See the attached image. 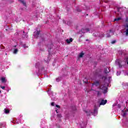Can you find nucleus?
Masks as SVG:
<instances>
[{
    "instance_id": "obj_1",
    "label": "nucleus",
    "mask_w": 128,
    "mask_h": 128,
    "mask_svg": "<svg viewBox=\"0 0 128 128\" xmlns=\"http://www.w3.org/2000/svg\"><path fill=\"white\" fill-rule=\"evenodd\" d=\"M85 112H86L87 116H90V114L96 116L98 114V108L96 106H94V110H86Z\"/></svg>"
},
{
    "instance_id": "obj_2",
    "label": "nucleus",
    "mask_w": 128,
    "mask_h": 128,
    "mask_svg": "<svg viewBox=\"0 0 128 128\" xmlns=\"http://www.w3.org/2000/svg\"><path fill=\"white\" fill-rule=\"evenodd\" d=\"M108 83H106L102 86H100L99 88L100 90H104V94H106V92H108Z\"/></svg>"
},
{
    "instance_id": "obj_3",
    "label": "nucleus",
    "mask_w": 128,
    "mask_h": 128,
    "mask_svg": "<svg viewBox=\"0 0 128 128\" xmlns=\"http://www.w3.org/2000/svg\"><path fill=\"white\" fill-rule=\"evenodd\" d=\"M98 102H100V106H104V104L108 102V100H104L103 99H100Z\"/></svg>"
},
{
    "instance_id": "obj_4",
    "label": "nucleus",
    "mask_w": 128,
    "mask_h": 128,
    "mask_svg": "<svg viewBox=\"0 0 128 128\" xmlns=\"http://www.w3.org/2000/svg\"><path fill=\"white\" fill-rule=\"evenodd\" d=\"M102 80H104V82H106V80H108V82H110V80H112V76H104L102 78Z\"/></svg>"
},
{
    "instance_id": "obj_5",
    "label": "nucleus",
    "mask_w": 128,
    "mask_h": 128,
    "mask_svg": "<svg viewBox=\"0 0 128 128\" xmlns=\"http://www.w3.org/2000/svg\"><path fill=\"white\" fill-rule=\"evenodd\" d=\"M90 28H82L81 30V32L84 34V32H92Z\"/></svg>"
},
{
    "instance_id": "obj_6",
    "label": "nucleus",
    "mask_w": 128,
    "mask_h": 128,
    "mask_svg": "<svg viewBox=\"0 0 128 128\" xmlns=\"http://www.w3.org/2000/svg\"><path fill=\"white\" fill-rule=\"evenodd\" d=\"M86 124H88V122H82L79 124V126L81 128H84L86 126Z\"/></svg>"
},
{
    "instance_id": "obj_7",
    "label": "nucleus",
    "mask_w": 128,
    "mask_h": 128,
    "mask_svg": "<svg viewBox=\"0 0 128 128\" xmlns=\"http://www.w3.org/2000/svg\"><path fill=\"white\" fill-rule=\"evenodd\" d=\"M114 32L112 30H110L109 32L106 34L107 38L110 37L111 36H112Z\"/></svg>"
},
{
    "instance_id": "obj_8",
    "label": "nucleus",
    "mask_w": 128,
    "mask_h": 128,
    "mask_svg": "<svg viewBox=\"0 0 128 128\" xmlns=\"http://www.w3.org/2000/svg\"><path fill=\"white\" fill-rule=\"evenodd\" d=\"M0 80L2 81V82L3 84H6V82H8V80H6V78L4 77H2L0 78Z\"/></svg>"
},
{
    "instance_id": "obj_9",
    "label": "nucleus",
    "mask_w": 128,
    "mask_h": 128,
    "mask_svg": "<svg viewBox=\"0 0 128 128\" xmlns=\"http://www.w3.org/2000/svg\"><path fill=\"white\" fill-rule=\"evenodd\" d=\"M100 86V82L96 81L92 84V86Z\"/></svg>"
},
{
    "instance_id": "obj_10",
    "label": "nucleus",
    "mask_w": 128,
    "mask_h": 128,
    "mask_svg": "<svg viewBox=\"0 0 128 128\" xmlns=\"http://www.w3.org/2000/svg\"><path fill=\"white\" fill-rule=\"evenodd\" d=\"M122 32L125 34L126 36H128V28L126 29V30H122Z\"/></svg>"
},
{
    "instance_id": "obj_11",
    "label": "nucleus",
    "mask_w": 128,
    "mask_h": 128,
    "mask_svg": "<svg viewBox=\"0 0 128 128\" xmlns=\"http://www.w3.org/2000/svg\"><path fill=\"white\" fill-rule=\"evenodd\" d=\"M72 38H70V39H66V42L67 44H70V42H72Z\"/></svg>"
},
{
    "instance_id": "obj_12",
    "label": "nucleus",
    "mask_w": 128,
    "mask_h": 128,
    "mask_svg": "<svg viewBox=\"0 0 128 128\" xmlns=\"http://www.w3.org/2000/svg\"><path fill=\"white\" fill-rule=\"evenodd\" d=\"M40 34V32L38 31H35L34 32V36L36 38H38Z\"/></svg>"
},
{
    "instance_id": "obj_13",
    "label": "nucleus",
    "mask_w": 128,
    "mask_h": 128,
    "mask_svg": "<svg viewBox=\"0 0 128 128\" xmlns=\"http://www.w3.org/2000/svg\"><path fill=\"white\" fill-rule=\"evenodd\" d=\"M126 112H124V110H122V113H121V114L122 116H125L126 115Z\"/></svg>"
},
{
    "instance_id": "obj_14",
    "label": "nucleus",
    "mask_w": 128,
    "mask_h": 128,
    "mask_svg": "<svg viewBox=\"0 0 128 128\" xmlns=\"http://www.w3.org/2000/svg\"><path fill=\"white\" fill-rule=\"evenodd\" d=\"M23 36L22 38H28V33H24V31L23 32Z\"/></svg>"
},
{
    "instance_id": "obj_15",
    "label": "nucleus",
    "mask_w": 128,
    "mask_h": 128,
    "mask_svg": "<svg viewBox=\"0 0 128 128\" xmlns=\"http://www.w3.org/2000/svg\"><path fill=\"white\" fill-rule=\"evenodd\" d=\"M126 28H128V17L126 16Z\"/></svg>"
},
{
    "instance_id": "obj_16",
    "label": "nucleus",
    "mask_w": 128,
    "mask_h": 128,
    "mask_svg": "<svg viewBox=\"0 0 128 128\" xmlns=\"http://www.w3.org/2000/svg\"><path fill=\"white\" fill-rule=\"evenodd\" d=\"M104 72L105 74H108V72H110V68H105Z\"/></svg>"
},
{
    "instance_id": "obj_17",
    "label": "nucleus",
    "mask_w": 128,
    "mask_h": 128,
    "mask_svg": "<svg viewBox=\"0 0 128 128\" xmlns=\"http://www.w3.org/2000/svg\"><path fill=\"white\" fill-rule=\"evenodd\" d=\"M18 2H20L23 5L26 6V2L24 0H18Z\"/></svg>"
},
{
    "instance_id": "obj_18",
    "label": "nucleus",
    "mask_w": 128,
    "mask_h": 128,
    "mask_svg": "<svg viewBox=\"0 0 128 128\" xmlns=\"http://www.w3.org/2000/svg\"><path fill=\"white\" fill-rule=\"evenodd\" d=\"M122 20V18L119 17V18H115L114 20V22H118V20Z\"/></svg>"
},
{
    "instance_id": "obj_19",
    "label": "nucleus",
    "mask_w": 128,
    "mask_h": 128,
    "mask_svg": "<svg viewBox=\"0 0 128 128\" xmlns=\"http://www.w3.org/2000/svg\"><path fill=\"white\" fill-rule=\"evenodd\" d=\"M84 56V52H82L79 54V58H82V56Z\"/></svg>"
},
{
    "instance_id": "obj_20",
    "label": "nucleus",
    "mask_w": 128,
    "mask_h": 128,
    "mask_svg": "<svg viewBox=\"0 0 128 128\" xmlns=\"http://www.w3.org/2000/svg\"><path fill=\"white\" fill-rule=\"evenodd\" d=\"M48 94L50 96H52V92H50V90L48 91Z\"/></svg>"
},
{
    "instance_id": "obj_21",
    "label": "nucleus",
    "mask_w": 128,
    "mask_h": 128,
    "mask_svg": "<svg viewBox=\"0 0 128 128\" xmlns=\"http://www.w3.org/2000/svg\"><path fill=\"white\" fill-rule=\"evenodd\" d=\"M116 64H118L119 66V68H122V65L120 64V62H118V60H117L116 61Z\"/></svg>"
},
{
    "instance_id": "obj_22",
    "label": "nucleus",
    "mask_w": 128,
    "mask_h": 128,
    "mask_svg": "<svg viewBox=\"0 0 128 128\" xmlns=\"http://www.w3.org/2000/svg\"><path fill=\"white\" fill-rule=\"evenodd\" d=\"M4 111L5 114H8L10 112V110L8 109H4Z\"/></svg>"
},
{
    "instance_id": "obj_23",
    "label": "nucleus",
    "mask_w": 128,
    "mask_h": 128,
    "mask_svg": "<svg viewBox=\"0 0 128 128\" xmlns=\"http://www.w3.org/2000/svg\"><path fill=\"white\" fill-rule=\"evenodd\" d=\"M18 50L17 48L14 49V54H18Z\"/></svg>"
},
{
    "instance_id": "obj_24",
    "label": "nucleus",
    "mask_w": 128,
    "mask_h": 128,
    "mask_svg": "<svg viewBox=\"0 0 128 128\" xmlns=\"http://www.w3.org/2000/svg\"><path fill=\"white\" fill-rule=\"evenodd\" d=\"M38 66H40V62H38L36 64V68H38Z\"/></svg>"
},
{
    "instance_id": "obj_25",
    "label": "nucleus",
    "mask_w": 128,
    "mask_h": 128,
    "mask_svg": "<svg viewBox=\"0 0 128 128\" xmlns=\"http://www.w3.org/2000/svg\"><path fill=\"white\" fill-rule=\"evenodd\" d=\"M122 8H118V12H122Z\"/></svg>"
},
{
    "instance_id": "obj_26",
    "label": "nucleus",
    "mask_w": 128,
    "mask_h": 128,
    "mask_svg": "<svg viewBox=\"0 0 128 128\" xmlns=\"http://www.w3.org/2000/svg\"><path fill=\"white\" fill-rule=\"evenodd\" d=\"M52 100H56V97L54 96L52 97Z\"/></svg>"
},
{
    "instance_id": "obj_27",
    "label": "nucleus",
    "mask_w": 128,
    "mask_h": 128,
    "mask_svg": "<svg viewBox=\"0 0 128 128\" xmlns=\"http://www.w3.org/2000/svg\"><path fill=\"white\" fill-rule=\"evenodd\" d=\"M23 48H28V46H26V44H24L23 45Z\"/></svg>"
},
{
    "instance_id": "obj_28",
    "label": "nucleus",
    "mask_w": 128,
    "mask_h": 128,
    "mask_svg": "<svg viewBox=\"0 0 128 128\" xmlns=\"http://www.w3.org/2000/svg\"><path fill=\"white\" fill-rule=\"evenodd\" d=\"M126 62H127V64H128V58H125Z\"/></svg>"
},
{
    "instance_id": "obj_29",
    "label": "nucleus",
    "mask_w": 128,
    "mask_h": 128,
    "mask_svg": "<svg viewBox=\"0 0 128 128\" xmlns=\"http://www.w3.org/2000/svg\"><path fill=\"white\" fill-rule=\"evenodd\" d=\"M1 88H2V90H4V88H6V87L4 86H0Z\"/></svg>"
},
{
    "instance_id": "obj_30",
    "label": "nucleus",
    "mask_w": 128,
    "mask_h": 128,
    "mask_svg": "<svg viewBox=\"0 0 128 128\" xmlns=\"http://www.w3.org/2000/svg\"><path fill=\"white\" fill-rule=\"evenodd\" d=\"M96 92H97L98 96H100V92L99 91H97Z\"/></svg>"
},
{
    "instance_id": "obj_31",
    "label": "nucleus",
    "mask_w": 128,
    "mask_h": 128,
    "mask_svg": "<svg viewBox=\"0 0 128 128\" xmlns=\"http://www.w3.org/2000/svg\"><path fill=\"white\" fill-rule=\"evenodd\" d=\"M56 82H59V81L60 80V78H57L56 79Z\"/></svg>"
},
{
    "instance_id": "obj_32",
    "label": "nucleus",
    "mask_w": 128,
    "mask_h": 128,
    "mask_svg": "<svg viewBox=\"0 0 128 128\" xmlns=\"http://www.w3.org/2000/svg\"><path fill=\"white\" fill-rule=\"evenodd\" d=\"M51 106H54V102H52V103H51Z\"/></svg>"
},
{
    "instance_id": "obj_33",
    "label": "nucleus",
    "mask_w": 128,
    "mask_h": 128,
    "mask_svg": "<svg viewBox=\"0 0 128 128\" xmlns=\"http://www.w3.org/2000/svg\"><path fill=\"white\" fill-rule=\"evenodd\" d=\"M115 43H116V40H113V41L112 42V44H115Z\"/></svg>"
},
{
    "instance_id": "obj_34",
    "label": "nucleus",
    "mask_w": 128,
    "mask_h": 128,
    "mask_svg": "<svg viewBox=\"0 0 128 128\" xmlns=\"http://www.w3.org/2000/svg\"><path fill=\"white\" fill-rule=\"evenodd\" d=\"M120 72H117V76H120Z\"/></svg>"
},
{
    "instance_id": "obj_35",
    "label": "nucleus",
    "mask_w": 128,
    "mask_h": 128,
    "mask_svg": "<svg viewBox=\"0 0 128 128\" xmlns=\"http://www.w3.org/2000/svg\"><path fill=\"white\" fill-rule=\"evenodd\" d=\"M100 38H104V34H102L101 36H100Z\"/></svg>"
},
{
    "instance_id": "obj_36",
    "label": "nucleus",
    "mask_w": 128,
    "mask_h": 128,
    "mask_svg": "<svg viewBox=\"0 0 128 128\" xmlns=\"http://www.w3.org/2000/svg\"><path fill=\"white\" fill-rule=\"evenodd\" d=\"M56 108H60V106L58 105H56Z\"/></svg>"
},
{
    "instance_id": "obj_37",
    "label": "nucleus",
    "mask_w": 128,
    "mask_h": 128,
    "mask_svg": "<svg viewBox=\"0 0 128 128\" xmlns=\"http://www.w3.org/2000/svg\"><path fill=\"white\" fill-rule=\"evenodd\" d=\"M118 108H120V104H118Z\"/></svg>"
},
{
    "instance_id": "obj_38",
    "label": "nucleus",
    "mask_w": 128,
    "mask_h": 128,
    "mask_svg": "<svg viewBox=\"0 0 128 128\" xmlns=\"http://www.w3.org/2000/svg\"><path fill=\"white\" fill-rule=\"evenodd\" d=\"M57 127H58V128H62L60 126H57Z\"/></svg>"
},
{
    "instance_id": "obj_39",
    "label": "nucleus",
    "mask_w": 128,
    "mask_h": 128,
    "mask_svg": "<svg viewBox=\"0 0 128 128\" xmlns=\"http://www.w3.org/2000/svg\"><path fill=\"white\" fill-rule=\"evenodd\" d=\"M16 123L17 124H20V122H16Z\"/></svg>"
},
{
    "instance_id": "obj_40",
    "label": "nucleus",
    "mask_w": 128,
    "mask_h": 128,
    "mask_svg": "<svg viewBox=\"0 0 128 128\" xmlns=\"http://www.w3.org/2000/svg\"><path fill=\"white\" fill-rule=\"evenodd\" d=\"M104 2H108V1H104Z\"/></svg>"
},
{
    "instance_id": "obj_41",
    "label": "nucleus",
    "mask_w": 128,
    "mask_h": 128,
    "mask_svg": "<svg viewBox=\"0 0 128 128\" xmlns=\"http://www.w3.org/2000/svg\"><path fill=\"white\" fill-rule=\"evenodd\" d=\"M78 10V12H80V10Z\"/></svg>"
},
{
    "instance_id": "obj_42",
    "label": "nucleus",
    "mask_w": 128,
    "mask_h": 128,
    "mask_svg": "<svg viewBox=\"0 0 128 128\" xmlns=\"http://www.w3.org/2000/svg\"><path fill=\"white\" fill-rule=\"evenodd\" d=\"M56 110V112H57V114H58V110Z\"/></svg>"
},
{
    "instance_id": "obj_43",
    "label": "nucleus",
    "mask_w": 128,
    "mask_h": 128,
    "mask_svg": "<svg viewBox=\"0 0 128 128\" xmlns=\"http://www.w3.org/2000/svg\"><path fill=\"white\" fill-rule=\"evenodd\" d=\"M2 92V91H0V94Z\"/></svg>"
},
{
    "instance_id": "obj_44",
    "label": "nucleus",
    "mask_w": 128,
    "mask_h": 128,
    "mask_svg": "<svg viewBox=\"0 0 128 128\" xmlns=\"http://www.w3.org/2000/svg\"><path fill=\"white\" fill-rule=\"evenodd\" d=\"M67 24H68V22Z\"/></svg>"
},
{
    "instance_id": "obj_45",
    "label": "nucleus",
    "mask_w": 128,
    "mask_h": 128,
    "mask_svg": "<svg viewBox=\"0 0 128 128\" xmlns=\"http://www.w3.org/2000/svg\"><path fill=\"white\" fill-rule=\"evenodd\" d=\"M80 34H82V32H80Z\"/></svg>"
}]
</instances>
